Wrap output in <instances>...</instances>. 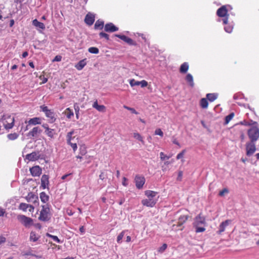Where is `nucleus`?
I'll return each instance as SVG.
<instances>
[{
	"instance_id": "nucleus-1",
	"label": "nucleus",
	"mask_w": 259,
	"mask_h": 259,
	"mask_svg": "<svg viewBox=\"0 0 259 259\" xmlns=\"http://www.w3.org/2000/svg\"><path fill=\"white\" fill-rule=\"evenodd\" d=\"M145 195L147 198L142 200V203L143 205L148 207H153L156 204L159 197L158 193L151 190L145 191Z\"/></svg>"
},
{
	"instance_id": "nucleus-2",
	"label": "nucleus",
	"mask_w": 259,
	"mask_h": 259,
	"mask_svg": "<svg viewBox=\"0 0 259 259\" xmlns=\"http://www.w3.org/2000/svg\"><path fill=\"white\" fill-rule=\"evenodd\" d=\"M193 225L196 233L204 232L205 231V227L206 225L205 217L202 215L201 213H200L195 217Z\"/></svg>"
},
{
	"instance_id": "nucleus-3",
	"label": "nucleus",
	"mask_w": 259,
	"mask_h": 259,
	"mask_svg": "<svg viewBox=\"0 0 259 259\" xmlns=\"http://www.w3.org/2000/svg\"><path fill=\"white\" fill-rule=\"evenodd\" d=\"M17 219L26 228H29L33 225V220L24 215H18Z\"/></svg>"
},
{
	"instance_id": "nucleus-4",
	"label": "nucleus",
	"mask_w": 259,
	"mask_h": 259,
	"mask_svg": "<svg viewBox=\"0 0 259 259\" xmlns=\"http://www.w3.org/2000/svg\"><path fill=\"white\" fill-rule=\"evenodd\" d=\"M217 15L219 17H224L223 22L224 24H227L228 21V10L226 6H223L220 7L217 11Z\"/></svg>"
},
{
	"instance_id": "nucleus-5",
	"label": "nucleus",
	"mask_w": 259,
	"mask_h": 259,
	"mask_svg": "<svg viewBox=\"0 0 259 259\" xmlns=\"http://www.w3.org/2000/svg\"><path fill=\"white\" fill-rule=\"evenodd\" d=\"M247 135L250 141L255 142L259 138V128L257 126L251 127L248 130Z\"/></svg>"
},
{
	"instance_id": "nucleus-6",
	"label": "nucleus",
	"mask_w": 259,
	"mask_h": 259,
	"mask_svg": "<svg viewBox=\"0 0 259 259\" xmlns=\"http://www.w3.org/2000/svg\"><path fill=\"white\" fill-rule=\"evenodd\" d=\"M4 121V125L6 129H11L14 126V118L11 115H5L2 118Z\"/></svg>"
},
{
	"instance_id": "nucleus-7",
	"label": "nucleus",
	"mask_w": 259,
	"mask_h": 259,
	"mask_svg": "<svg viewBox=\"0 0 259 259\" xmlns=\"http://www.w3.org/2000/svg\"><path fill=\"white\" fill-rule=\"evenodd\" d=\"M246 155L250 156L253 154L256 151L255 142L249 141L246 143Z\"/></svg>"
},
{
	"instance_id": "nucleus-8",
	"label": "nucleus",
	"mask_w": 259,
	"mask_h": 259,
	"mask_svg": "<svg viewBox=\"0 0 259 259\" xmlns=\"http://www.w3.org/2000/svg\"><path fill=\"white\" fill-rule=\"evenodd\" d=\"M135 182L136 188L138 189H141L143 188L145 183V179L144 177L137 175L135 176Z\"/></svg>"
},
{
	"instance_id": "nucleus-9",
	"label": "nucleus",
	"mask_w": 259,
	"mask_h": 259,
	"mask_svg": "<svg viewBox=\"0 0 259 259\" xmlns=\"http://www.w3.org/2000/svg\"><path fill=\"white\" fill-rule=\"evenodd\" d=\"M115 36L119 38L127 44L131 46H136L137 45L136 42L134 41L132 38L124 35H120V34H115Z\"/></svg>"
},
{
	"instance_id": "nucleus-10",
	"label": "nucleus",
	"mask_w": 259,
	"mask_h": 259,
	"mask_svg": "<svg viewBox=\"0 0 259 259\" xmlns=\"http://www.w3.org/2000/svg\"><path fill=\"white\" fill-rule=\"evenodd\" d=\"M39 158L38 153L36 152H33L30 154H27L25 158V160L28 161H34Z\"/></svg>"
},
{
	"instance_id": "nucleus-11",
	"label": "nucleus",
	"mask_w": 259,
	"mask_h": 259,
	"mask_svg": "<svg viewBox=\"0 0 259 259\" xmlns=\"http://www.w3.org/2000/svg\"><path fill=\"white\" fill-rule=\"evenodd\" d=\"M104 30L108 32H113L118 30V28L115 26L112 23H108L105 24Z\"/></svg>"
},
{
	"instance_id": "nucleus-12",
	"label": "nucleus",
	"mask_w": 259,
	"mask_h": 259,
	"mask_svg": "<svg viewBox=\"0 0 259 259\" xmlns=\"http://www.w3.org/2000/svg\"><path fill=\"white\" fill-rule=\"evenodd\" d=\"M95 21V15L91 13H88L84 18L85 23L91 26L93 24Z\"/></svg>"
},
{
	"instance_id": "nucleus-13",
	"label": "nucleus",
	"mask_w": 259,
	"mask_h": 259,
	"mask_svg": "<svg viewBox=\"0 0 259 259\" xmlns=\"http://www.w3.org/2000/svg\"><path fill=\"white\" fill-rule=\"evenodd\" d=\"M30 171L32 176L37 177L41 174V169L39 166H35L30 168Z\"/></svg>"
},
{
	"instance_id": "nucleus-14",
	"label": "nucleus",
	"mask_w": 259,
	"mask_h": 259,
	"mask_svg": "<svg viewBox=\"0 0 259 259\" xmlns=\"http://www.w3.org/2000/svg\"><path fill=\"white\" fill-rule=\"evenodd\" d=\"M41 130L37 126L33 127L27 134V136L31 138L36 137L41 133Z\"/></svg>"
},
{
	"instance_id": "nucleus-15",
	"label": "nucleus",
	"mask_w": 259,
	"mask_h": 259,
	"mask_svg": "<svg viewBox=\"0 0 259 259\" xmlns=\"http://www.w3.org/2000/svg\"><path fill=\"white\" fill-rule=\"evenodd\" d=\"M40 214L38 217V219L40 221L46 222L49 221L50 218V215L49 213V211H40Z\"/></svg>"
},
{
	"instance_id": "nucleus-16",
	"label": "nucleus",
	"mask_w": 259,
	"mask_h": 259,
	"mask_svg": "<svg viewBox=\"0 0 259 259\" xmlns=\"http://www.w3.org/2000/svg\"><path fill=\"white\" fill-rule=\"evenodd\" d=\"M231 222L232 221L231 220H227L223 222L220 225L218 233L219 234H221L223 232H224L225 230L226 227L228 226L231 223Z\"/></svg>"
},
{
	"instance_id": "nucleus-17",
	"label": "nucleus",
	"mask_w": 259,
	"mask_h": 259,
	"mask_svg": "<svg viewBox=\"0 0 259 259\" xmlns=\"http://www.w3.org/2000/svg\"><path fill=\"white\" fill-rule=\"evenodd\" d=\"M42 126L46 130V134L51 138H53L54 130L49 128V125L47 124H44Z\"/></svg>"
},
{
	"instance_id": "nucleus-18",
	"label": "nucleus",
	"mask_w": 259,
	"mask_h": 259,
	"mask_svg": "<svg viewBox=\"0 0 259 259\" xmlns=\"http://www.w3.org/2000/svg\"><path fill=\"white\" fill-rule=\"evenodd\" d=\"M25 123H28V125H36L41 124V119L39 117H34L30 118L28 121H26Z\"/></svg>"
},
{
	"instance_id": "nucleus-19",
	"label": "nucleus",
	"mask_w": 259,
	"mask_h": 259,
	"mask_svg": "<svg viewBox=\"0 0 259 259\" xmlns=\"http://www.w3.org/2000/svg\"><path fill=\"white\" fill-rule=\"evenodd\" d=\"M19 209L21 210H33L34 207L31 205L22 203L19 205Z\"/></svg>"
},
{
	"instance_id": "nucleus-20",
	"label": "nucleus",
	"mask_w": 259,
	"mask_h": 259,
	"mask_svg": "<svg viewBox=\"0 0 259 259\" xmlns=\"http://www.w3.org/2000/svg\"><path fill=\"white\" fill-rule=\"evenodd\" d=\"M93 107L95 108L99 112H105L106 110V107L104 105H99L98 101L96 100L93 104Z\"/></svg>"
},
{
	"instance_id": "nucleus-21",
	"label": "nucleus",
	"mask_w": 259,
	"mask_h": 259,
	"mask_svg": "<svg viewBox=\"0 0 259 259\" xmlns=\"http://www.w3.org/2000/svg\"><path fill=\"white\" fill-rule=\"evenodd\" d=\"M49 184V177L47 175H44L41 178V186L45 189L46 186Z\"/></svg>"
},
{
	"instance_id": "nucleus-22",
	"label": "nucleus",
	"mask_w": 259,
	"mask_h": 259,
	"mask_svg": "<svg viewBox=\"0 0 259 259\" xmlns=\"http://www.w3.org/2000/svg\"><path fill=\"white\" fill-rule=\"evenodd\" d=\"M87 64L85 59L79 61L75 66L78 70H81Z\"/></svg>"
},
{
	"instance_id": "nucleus-23",
	"label": "nucleus",
	"mask_w": 259,
	"mask_h": 259,
	"mask_svg": "<svg viewBox=\"0 0 259 259\" xmlns=\"http://www.w3.org/2000/svg\"><path fill=\"white\" fill-rule=\"evenodd\" d=\"M218 97V94L217 93H209L206 95L207 99L211 102L215 100Z\"/></svg>"
},
{
	"instance_id": "nucleus-24",
	"label": "nucleus",
	"mask_w": 259,
	"mask_h": 259,
	"mask_svg": "<svg viewBox=\"0 0 259 259\" xmlns=\"http://www.w3.org/2000/svg\"><path fill=\"white\" fill-rule=\"evenodd\" d=\"M32 24L36 27L40 28L41 29H45V26L42 22L38 21L37 19H34L32 21Z\"/></svg>"
},
{
	"instance_id": "nucleus-25",
	"label": "nucleus",
	"mask_w": 259,
	"mask_h": 259,
	"mask_svg": "<svg viewBox=\"0 0 259 259\" xmlns=\"http://www.w3.org/2000/svg\"><path fill=\"white\" fill-rule=\"evenodd\" d=\"M26 199L28 202H35L36 199H38V197L32 193H29L26 197Z\"/></svg>"
},
{
	"instance_id": "nucleus-26",
	"label": "nucleus",
	"mask_w": 259,
	"mask_h": 259,
	"mask_svg": "<svg viewBox=\"0 0 259 259\" xmlns=\"http://www.w3.org/2000/svg\"><path fill=\"white\" fill-rule=\"evenodd\" d=\"M189 69V65L188 63L184 62L183 63L180 67V72L182 73H186Z\"/></svg>"
},
{
	"instance_id": "nucleus-27",
	"label": "nucleus",
	"mask_w": 259,
	"mask_h": 259,
	"mask_svg": "<svg viewBox=\"0 0 259 259\" xmlns=\"http://www.w3.org/2000/svg\"><path fill=\"white\" fill-rule=\"evenodd\" d=\"M104 22L103 21L98 20L94 25V28L95 29H99L101 30L104 27Z\"/></svg>"
},
{
	"instance_id": "nucleus-28",
	"label": "nucleus",
	"mask_w": 259,
	"mask_h": 259,
	"mask_svg": "<svg viewBox=\"0 0 259 259\" xmlns=\"http://www.w3.org/2000/svg\"><path fill=\"white\" fill-rule=\"evenodd\" d=\"M41 201L43 203H47L49 201V196L44 192H42L39 194Z\"/></svg>"
},
{
	"instance_id": "nucleus-29",
	"label": "nucleus",
	"mask_w": 259,
	"mask_h": 259,
	"mask_svg": "<svg viewBox=\"0 0 259 259\" xmlns=\"http://www.w3.org/2000/svg\"><path fill=\"white\" fill-rule=\"evenodd\" d=\"M188 215H183L181 216L178 222V226H181L183 224H184L188 219Z\"/></svg>"
},
{
	"instance_id": "nucleus-30",
	"label": "nucleus",
	"mask_w": 259,
	"mask_h": 259,
	"mask_svg": "<svg viewBox=\"0 0 259 259\" xmlns=\"http://www.w3.org/2000/svg\"><path fill=\"white\" fill-rule=\"evenodd\" d=\"M45 114L47 117L50 118L51 122L55 120V114L51 110H49Z\"/></svg>"
},
{
	"instance_id": "nucleus-31",
	"label": "nucleus",
	"mask_w": 259,
	"mask_h": 259,
	"mask_svg": "<svg viewBox=\"0 0 259 259\" xmlns=\"http://www.w3.org/2000/svg\"><path fill=\"white\" fill-rule=\"evenodd\" d=\"M74 134V131H72L69 133H68L67 135V143H70L72 141H74L77 140V139H75V137H72L73 134Z\"/></svg>"
},
{
	"instance_id": "nucleus-32",
	"label": "nucleus",
	"mask_w": 259,
	"mask_h": 259,
	"mask_svg": "<svg viewBox=\"0 0 259 259\" xmlns=\"http://www.w3.org/2000/svg\"><path fill=\"white\" fill-rule=\"evenodd\" d=\"M200 105L203 109L207 108L208 105L207 99L206 98H202L200 101Z\"/></svg>"
},
{
	"instance_id": "nucleus-33",
	"label": "nucleus",
	"mask_w": 259,
	"mask_h": 259,
	"mask_svg": "<svg viewBox=\"0 0 259 259\" xmlns=\"http://www.w3.org/2000/svg\"><path fill=\"white\" fill-rule=\"evenodd\" d=\"M186 80L191 87H193L194 86L193 77L191 74L189 73L186 75Z\"/></svg>"
},
{
	"instance_id": "nucleus-34",
	"label": "nucleus",
	"mask_w": 259,
	"mask_h": 259,
	"mask_svg": "<svg viewBox=\"0 0 259 259\" xmlns=\"http://www.w3.org/2000/svg\"><path fill=\"white\" fill-rule=\"evenodd\" d=\"M39 236H37L36 233L34 231H31L30 234V240L33 242H36L39 239Z\"/></svg>"
},
{
	"instance_id": "nucleus-35",
	"label": "nucleus",
	"mask_w": 259,
	"mask_h": 259,
	"mask_svg": "<svg viewBox=\"0 0 259 259\" xmlns=\"http://www.w3.org/2000/svg\"><path fill=\"white\" fill-rule=\"evenodd\" d=\"M46 236L52 238L54 241L57 242L58 243H62L63 242V241L59 239L57 236L51 235L48 233L46 234Z\"/></svg>"
},
{
	"instance_id": "nucleus-36",
	"label": "nucleus",
	"mask_w": 259,
	"mask_h": 259,
	"mask_svg": "<svg viewBox=\"0 0 259 259\" xmlns=\"http://www.w3.org/2000/svg\"><path fill=\"white\" fill-rule=\"evenodd\" d=\"M64 113L66 117L69 119H70L74 115L73 111L69 108H67L65 110Z\"/></svg>"
},
{
	"instance_id": "nucleus-37",
	"label": "nucleus",
	"mask_w": 259,
	"mask_h": 259,
	"mask_svg": "<svg viewBox=\"0 0 259 259\" xmlns=\"http://www.w3.org/2000/svg\"><path fill=\"white\" fill-rule=\"evenodd\" d=\"M240 124L246 126H250L251 125L256 124H257V122L256 121H253V120H251L250 121H247L244 120L243 121L240 122Z\"/></svg>"
},
{
	"instance_id": "nucleus-38",
	"label": "nucleus",
	"mask_w": 259,
	"mask_h": 259,
	"mask_svg": "<svg viewBox=\"0 0 259 259\" xmlns=\"http://www.w3.org/2000/svg\"><path fill=\"white\" fill-rule=\"evenodd\" d=\"M133 137L134 138L141 142L142 143H144L142 136L139 133H134Z\"/></svg>"
},
{
	"instance_id": "nucleus-39",
	"label": "nucleus",
	"mask_w": 259,
	"mask_h": 259,
	"mask_svg": "<svg viewBox=\"0 0 259 259\" xmlns=\"http://www.w3.org/2000/svg\"><path fill=\"white\" fill-rule=\"evenodd\" d=\"M126 231L124 230L122 231L117 236V242L118 243H121L122 241V239L124 236L125 233Z\"/></svg>"
},
{
	"instance_id": "nucleus-40",
	"label": "nucleus",
	"mask_w": 259,
	"mask_h": 259,
	"mask_svg": "<svg viewBox=\"0 0 259 259\" xmlns=\"http://www.w3.org/2000/svg\"><path fill=\"white\" fill-rule=\"evenodd\" d=\"M7 137L10 140H15L18 138V135L16 133H12L8 134Z\"/></svg>"
},
{
	"instance_id": "nucleus-41",
	"label": "nucleus",
	"mask_w": 259,
	"mask_h": 259,
	"mask_svg": "<svg viewBox=\"0 0 259 259\" xmlns=\"http://www.w3.org/2000/svg\"><path fill=\"white\" fill-rule=\"evenodd\" d=\"M87 152V149H86L85 146L84 145L81 146L79 148V154L81 156H83V155H85Z\"/></svg>"
},
{
	"instance_id": "nucleus-42",
	"label": "nucleus",
	"mask_w": 259,
	"mask_h": 259,
	"mask_svg": "<svg viewBox=\"0 0 259 259\" xmlns=\"http://www.w3.org/2000/svg\"><path fill=\"white\" fill-rule=\"evenodd\" d=\"M88 51L92 54H97L99 52V49L96 47H91L88 49Z\"/></svg>"
},
{
	"instance_id": "nucleus-43",
	"label": "nucleus",
	"mask_w": 259,
	"mask_h": 259,
	"mask_svg": "<svg viewBox=\"0 0 259 259\" xmlns=\"http://www.w3.org/2000/svg\"><path fill=\"white\" fill-rule=\"evenodd\" d=\"M234 113H231L228 115L226 116L225 117V123H228L230 122V121L234 117Z\"/></svg>"
},
{
	"instance_id": "nucleus-44",
	"label": "nucleus",
	"mask_w": 259,
	"mask_h": 259,
	"mask_svg": "<svg viewBox=\"0 0 259 259\" xmlns=\"http://www.w3.org/2000/svg\"><path fill=\"white\" fill-rule=\"evenodd\" d=\"M24 255H25V256L30 255V256H35L37 258H40L41 257V256L40 255H36V254L32 253L31 251H28L25 252L24 253Z\"/></svg>"
},
{
	"instance_id": "nucleus-45",
	"label": "nucleus",
	"mask_w": 259,
	"mask_h": 259,
	"mask_svg": "<svg viewBox=\"0 0 259 259\" xmlns=\"http://www.w3.org/2000/svg\"><path fill=\"white\" fill-rule=\"evenodd\" d=\"M139 81H136L134 79H131L130 80V84L131 87H134L135 85H139Z\"/></svg>"
},
{
	"instance_id": "nucleus-46",
	"label": "nucleus",
	"mask_w": 259,
	"mask_h": 259,
	"mask_svg": "<svg viewBox=\"0 0 259 259\" xmlns=\"http://www.w3.org/2000/svg\"><path fill=\"white\" fill-rule=\"evenodd\" d=\"M99 36L101 38L104 37L106 40H108L109 39V35L105 32H101L99 33Z\"/></svg>"
},
{
	"instance_id": "nucleus-47",
	"label": "nucleus",
	"mask_w": 259,
	"mask_h": 259,
	"mask_svg": "<svg viewBox=\"0 0 259 259\" xmlns=\"http://www.w3.org/2000/svg\"><path fill=\"white\" fill-rule=\"evenodd\" d=\"M229 190L227 188H224L222 190L220 191L219 195L220 196H223L226 193H228Z\"/></svg>"
},
{
	"instance_id": "nucleus-48",
	"label": "nucleus",
	"mask_w": 259,
	"mask_h": 259,
	"mask_svg": "<svg viewBox=\"0 0 259 259\" xmlns=\"http://www.w3.org/2000/svg\"><path fill=\"white\" fill-rule=\"evenodd\" d=\"M160 158L161 160H164L165 159H168L170 158V156H168L164 154L163 152H161L160 153Z\"/></svg>"
},
{
	"instance_id": "nucleus-49",
	"label": "nucleus",
	"mask_w": 259,
	"mask_h": 259,
	"mask_svg": "<svg viewBox=\"0 0 259 259\" xmlns=\"http://www.w3.org/2000/svg\"><path fill=\"white\" fill-rule=\"evenodd\" d=\"M186 152V150H183L180 153H179L177 156V159H180L183 158L184 154Z\"/></svg>"
},
{
	"instance_id": "nucleus-50",
	"label": "nucleus",
	"mask_w": 259,
	"mask_h": 259,
	"mask_svg": "<svg viewBox=\"0 0 259 259\" xmlns=\"http://www.w3.org/2000/svg\"><path fill=\"white\" fill-rule=\"evenodd\" d=\"M155 135H159L160 137H162L163 136V132L161 131V130L160 128H157L155 131Z\"/></svg>"
},
{
	"instance_id": "nucleus-51",
	"label": "nucleus",
	"mask_w": 259,
	"mask_h": 259,
	"mask_svg": "<svg viewBox=\"0 0 259 259\" xmlns=\"http://www.w3.org/2000/svg\"><path fill=\"white\" fill-rule=\"evenodd\" d=\"M68 144L70 145L71 146L74 152H75L77 150V146L76 142L72 143V142H70V143H68Z\"/></svg>"
},
{
	"instance_id": "nucleus-52",
	"label": "nucleus",
	"mask_w": 259,
	"mask_h": 259,
	"mask_svg": "<svg viewBox=\"0 0 259 259\" xmlns=\"http://www.w3.org/2000/svg\"><path fill=\"white\" fill-rule=\"evenodd\" d=\"M99 178L101 180H104L107 178V174L104 171H102L99 175Z\"/></svg>"
},
{
	"instance_id": "nucleus-53",
	"label": "nucleus",
	"mask_w": 259,
	"mask_h": 259,
	"mask_svg": "<svg viewBox=\"0 0 259 259\" xmlns=\"http://www.w3.org/2000/svg\"><path fill=\"white\" fill-rule=\"evenodd\" d=\"M233 27L230 25H227L225 27V30L228 33H231L233 30Z\"/></svg>"
},
{
	"instance_id": "nucleus-54",
	"label": "nucleus",
	"mask_w": 259,
	"mask_h": 259,
	"mask_svg": "<svg viewBox=\"0 0 259 259\" xmlns=\"http://www.w3.org/2000/svg\"><path fill=\"white\" fill-rule=\"evenodd\" d=\"M139 85H140L142 88H144L148 85V82L145 80H142L139 81Z\"/></svg>"
},
{
	"instance_id": "nucleus-55",
	"label": "nucleus",
	"mask_w": 259,
	"mask_h": 259,
	"mask_svg": "<svg viewBox=\"0 0 259 259\" xmlns=\"http://www.w3.org/2000/svg\"><path fill=\"white\" fill-rule=\"evenodd\" d=\"M167 245L166 244L164 243L159 248L158 251L160 252H163L166 249Z\"/></svg>"
},
{
	"instance_id": "nucleus-56",
	"label": "nucleus",
	"mask_w": 259,
	"mask_h": 259,
	"mask_svg": "<svg viewBox=\"0 0 259 259\" xmlns=\"http://www.w3.org/2000/svg\"><path fill=\"white\" fill-rule=\"evenodd\" d=\"M183 172L182 171L180 170L178 172V176L177 178V180L179 181H181L182 180V177H183Z\"/></svg>"
},
{
	"instance_id": "nucleus-57",
	"label": "nucleus",
	"mask_w": 259,
	"mask_h": 259,
	"mask_svg": "<svg viewBox=\"0 0 259 259\" xmlns=\"http://www.w3.org/2000/svg\"><path fill=\"white\" fill-rule=\"evenodd\" d=\"M40 108L41 110L45 113V114L50 110L48 109L47 106H46L45 105L41 106Z\"/></svg>"
},
{
	"instance_id": "nucleus-58",
	"label": "nucleus",
	"mask_w": 259,
	"mask_h": 259,
	"mask_svg": "<svg viewBox=\"0 0 259 259\" xmlns=\"http://www.w3.org/2000/svg\"><path fill=\"white\" fill-rule=\"evenodd\" d=\"M127 179L125 177H123L122 178V184L124 186H127L128 185V183H127Z\"/></svg>"
},
{
	"instance_id": "nucleus-59",
	"label": "nucleus",
	"mask_w": 259,
	"mask_h": 259,
	"mask_svg": "<svg viewBox=\"0 0 259 259\" xmlns=\"http://www.w3.org/2000/svg\"><path fill=\"white\" fill-rule=\"evenodd\" d=\"M62 59V57L59 55L56 56L53 60V61H60Z\"/></svg>"
},
{
	"instance_id": "nucleus-60",
	"label": "nucleus",
	"mask_w": 259,
	"mask_h": 259,
	"mask_svg": "<svg viewBox=\"0 0 259 259\" xmlns=\"http://www.w3.org/2000/svg\"><path fill=\"white\" fill-rule=\"evenodd\" d=\"M6 241V238L3 236L0 235V245L2 243H5Z\"/></svg>"
},
{
	"instance_id": "nucleus-61",
	"label": "nucleus",
	"mask_w": 259,
	"mask_h": 259,
	"mask_svg": "<svg viewBox=\"0 0 259 259\" xmlns=\"http://www.w3.org/2000/svg\"><path fill=\"white\" fill-rule=\"evenodd\" d=\"M39 78H40L41 79H42V82L40 83V84L45 83L47 82V81H48V78H47L45 77L44 76H43V77H42V76H40L39 77Z\"/></svg>"
},
{
	"instance_id": "nucleus-62",
	"label": "nucleus",
	"mask_w": 259,
	"mask_h": 259,
	"mask_svg": "<svg viewBox=\"0 0 259 259\" xmlns=\"http://www.w3.org/2000/svg\"><path fill=\"white\" fill-rule=\"evenodd\" d=\"M79 231L82 233L83 234L85 232V229L83 226H81L79 228Z\"/></svg>"
},
{
	"instance_id": "nucleus-63",
	"label": "nucleus",
	"mask_w": 259,
	"mask_h": 259,
	"mask_svg": "<svg viewBox=\"0 0 259 259\" xmlns=\"http://www.w3.org/2000/svg\"><path fill=\"white\" fill-rule=\"evenodd\" d=\"M130 111H131V112L134 114H138V113L136 111V110L133 108H131V109H130Z\"/></svg>"
},
{
	"instance_id": "nucleus-64",
	"label": "nucleus",
	"mask_w": 259,
	"mask_h": 259,
	"mask_svg": "<svg viewBox=\"0 0 259 259\" xmlns=\"http://www.w3.org/2000/svg\"><path fill=\"white\" fill-rule=\"evenodd\" d=\"M36 228H38V229H40L41 228V226L40 224L37 223V224H33V225Z\"/></svg>"
}]
</instances>
